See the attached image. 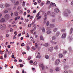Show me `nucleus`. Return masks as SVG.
<instances>
[{
	"label": "nucleus",
	"instance_id": "nucleus-1",
	"mask_svg": "<svg viewBox=\"0 0 73 73\" xmlns=\"http://www.w3.org/2000/svg\"><path fill=\"white\" fill-rule=\"evenodd\" d=\"M70 11L69 10L66 9L65 11H64V15L67 17V16H68V15L69 14H70Z\"/></svg>",
	"mask_w": 73,
	"mask_h": 73
},
{
	"label": "nucleus",
	"instance_id": "nucleus-2",
	"mask_svg": "<svg viewBox=\"0 0 73 73\" xmlns=\"http://www.w3.org/2000/svg\"><path fill=\"white\" fill-rule=\"evenodd\" d=\"M60 60L59 59H57L55 62V65H58L59 63H60Z\"/></svg>",
	"mask_w": 73,
	"mask_h": 73
},
{
	"label": "nucleus",
	"instance_id": "nucleus-3",
	"mask_svg": "<svg viewBox=\"0 0 73 73\" xmlns=\"http://www.w3.org/2000/svg\"><path fill=\"white\" fill-rule=\"evenodd\" d=\"M40 12H39L37 14L36 16V17H38L37 18V20H40V19H41V16H39L40 15Z\"/></svg>",
	"mask_w": 73,
	"mask_h": 73
},
{
	"label": "nucleus",
	"instance_id": "nucleus-4",
	"mask_svg": "<svg viewBox=\"0 0 73 73\" xmlns=\"http://www.w3.org/2000/svg\"><path fill=\"white\" fill-rule=\"evenodd\" d=\"M66 36V33H64L62 34V38H65Z\"/></svg>",
	"mask_w": 73,
	"mask_h": 73
},
{
	"label": "nucleus",
	"instance_id": "nucleus-5",
	"mask_svg": "<svg viewBox=\"0 0 73 73\" xmlns=\"http://www.w3.org/2000/svg\"><path fill=\"white\" fill-rule=\"evenodd\" d=\"M40 67H41L42 68V70H44V68H45V67L44 66V65L43 64H40L39 65Z\"/></svg>",
	"mask_w": 73,
	"mask_h": 73
},
{
	"label": "nucleus",
	"instance_id": "nucleus-6",
	"mask_svg": "<svg viewBox=\"0 0 73 73\" xmlns=\"http://www.w3.org/2000/svg\"><path fill=\"white\" fill-rule=\"evenodd\" d=\"M14 34H15L14 36L13 37V39L14 40V39H16V36H17V33H16V31H15L14 32Z\"/></svg>",
	"mask_w": 73,
	"mask_h": 73
},
{
	"label": "nucleus",
	"instance_id": "nucleus-7",
	"mask_svg": "<svg viewBox=\"0 0 73 73\" xmlns=\"http://www.w3.org/2000/svg\"><path fill=\"white\" fill-rule=\"evenodd\" d=\"M9 15L6 14L5 16V18L7 19H9Z\"/></svg>",
	"mask_w": 73,
	"mask_h": 73
},
{
	"label": "nucleus",
	"instance_id": "nucleus-8",
	"mask_svg": "<svg viewBox=\"0 0 73 73\" xmlns=\"http://www.w3.org/2000/svg\"><path fill=\"white\" fill-rule=\"evenodd\" d=\"M5 19L2 18L0 20V23H4V22H5Z\"/></svg>",
	"mask_w": 73,
	"mask_h": 73
},
{
	"label": "nucleus",
	"instance_id": "nucleus-9",
	"mask_svg": "<svg viewBox=\"0 0 73 73\" xmlns=\"http://www.w3.org/2000/svg\"><path fill=\"white\" fill-rule=\"evenodd\" d=\"M0 7L1 8L3 9V8H4L5 7V5L3 3H1L0 5Z\"/></svg>",
	"mask_w": 73,
	"mask_h": 73
},
{
	"label": "nucleus",
	"instance_id": "nucleus-10",
	"mask_svg": "<svg viewBox=\"0 0 73 73\" xmlns=\"http://www.w3.org/2000/svg\"><path fill=\"white\" fill-rule=\"evenodd\" d=\"M54 11L56 13H58L59 12V9L58 8H56L54 9Z\"/></svg>",
	"mask_w": 73,
	"mask_h": 73
},
{
	"label": "nucleus",
	"instance_id": "nucleus-11",
	"mask_svg": "<svg viewBox=\"0 0 73 73\" xmlns=\"http://www.w3.org/2000/svg\"><path fill=\"white\" fill-rule=\"evenodd\" d=\"M14 15L15 16H17L18 15H19V13L17 11H16L14 13Z\"/></svg>",
	"mask_w": 73,
	"mask_h": 73
},
{
	"label": "nucleus",
	"instance_id": "nucleus-12",
	"mask_svg": "<svg viewBox=\"0 0 73 73\" xmlns=\"http://www.w3.org/2000/svg\"><path fill=\"white\" fill-rule=\"evenodd\" d=\"M50 6H52V7H54V6H55L56 7V4L55 3H51L50 4Z\"/></svg>",
	"mask_w": 73,
	"mask_h": 73
},
{
	"label": "nucleus",
	"instance_id": "nucleus-13",
	"mask_svg": "<svg viewBox=\"0 0 73 73\" xmlns=\"http://www.w3.org/2000/svg\"><path fill=\"white\" fill-rule=\"evenodd\" d=\"M55 13H51L50 16H52V17H54L55 16Z\"/></svg>",
	"mask_w": 73,
	"mask_h": 73
},
{
	"label": "nucleus",
	"instance_id": "nucleus-14",
	"mask_svg": "<svg viewBox=\"0 0 73 73\" xmlns=\"http://www.w3.org/2000/svg\"><path fill=\"white\" fill-rule=\"evenodd\" d=\"M19 4V1H17L14 4L15 5H17Z\"/></svg>",
	"mask_w": 73,
	"mask_h": 73
},
{
	"label": "nucleus",
	"instance_id": "nucleus-15",
	"mask_svg": "<svg viewBox=\"0 0 73 73\" xmlns=\"http://www.w3.org/2000/svg\"><path fill=\"white\" fill-rule=\"evenodd\" d=\"M8 12V11L7 10H3V13H7Z\"/></svg>",
	"mask_w": 73,
	"mask_h": 73
},
{
	"label": "nucleus",
	"instance_id": "nucleus-16",
	"mask_svg": "<svg viewBox=\"0 0 73 73\" xmlns=\"http://www.w3.org/2000/svg\"><path fill=\"white\" fill-rule=\"evenodd\" d=\"M49 25L50 28H53L54 27V24H51Z\"/></svg>",
	"mask_w": 73,
	"mask_h": 73
},
{
	"label": "nucleus",
	"instance_id": "nucleus-17",
	"mask_svg": "<svg viewBox=\"0 0 73 73\" xmlns=\"http://www.w3.org/2000/svg\"><path fill=\"white\" fill-rule=\"evenodd\" d=\"M48 43H45V44H43L42 45L43 46H48Z\"/></svg>",
	"mask_w": 73,
	"mask_h": 73
},
{
	"label": "nucleus",
	"instance_id": "nucleus-18",
	"mask_svg": "<svg viewBox=\"0 0 73 73\" xmlns=\"http://www.w3.org/2000/svg\"><path fill=\"white\" fill-rule=\"evenodd\" d=\"M58 56L60 58H62L63 57V55L61 54H59Z\"/></svg>",
	"mask_w": 73,
	"mask_h": 73
},
{
	"label": "nucleus",
	"instance_id": "nucleus-19",
	"mask_svg": "<svg viewBox=\"0 0 73 73\" xmlns=\"http://www.w3.org/2000/svg\"><path fill=\"white\" fill-rule=\"evenodd\" d=\"M72 32H73V28H71L70 29L69 33L70 34H72Z\"/></svg>",
	"mask_w": 73,
	"mask_h": 73
},
{
	"label": "nucleus",
	"instance_id": "nucleus-20",
	"mask_svg": "<svg viewBox=\"0 0 73 73\" xmlns=\"http://www.w3.org/2000/svg\"><path fill=\"white\" fill-rule=\"evenodd\" d=\"M53 49V47H51L50 48L49 50L50 52H52Z\"/></svg>",
	"mask_w": 73,
	"mask_h": 73
},
{
	"label": "nucleus",
	"instance_id": "nucleus-21",
	"mask_svg": "<svg viewBox=\"0 0 73 73\" xmlns=\"http://www.w3.org/2000/svg\"><path fill=\"white\" fill-rule=\"evenodd\" d=\"M40 38L41 40H42L43 41H44V38H43L42 36H40Z\"/></svg>",
	"mask_w": 73,
	"mask_h": 73
},
{
	"label": "nucleus",
	"instance_id": "nucleus-22",
	"mask_svg": "<svg viewBox=\"0 0 73 73\" xmlns=\"http://www.w3.org/2000/svg\"><path fill=\"white\" fill-rule=\"evenodd\" d=\"M51 33L52 32L50 30H48L47 31V34H50V33Z\"/></svg>",
	"mask_w": 73,
	"mask_h": 73
},
{
	"label": "nucleus",
	"instance_id": "nucleus-23",
	"mask_svg": "<svg viewBox=\"0 0 73 73\" xmlns=\"http://www.w3.org/2000/svg\"><path fill=\"white\" fill-rule=\"evenodd\" d=\"M55 70L56 71L58 72V71L60 70V68L58 67H57L56 68Z\"/></svg>",
	"mask_w": 73,
	"mask_h": 73
},
{
	"label": "nucleus",
	"instance_id": "nucleus-24",
	"mask_svg": "<svg viewBox=\"0 0 73 73\" xmlns=\"http://www.w3.org/2000/svg\"><path fill=\"white\" fill-rule=\"evenodd\" d=\"M10 1L13 3H15L16 2V0H10Z\"/></svg>",
	"mask_w": 73,
	"mask_h": 73
},
{
	"label": "nucleus",
	"instance_id": "nucleus-25",
	"mask_svg": "<svg viewBox=\"0 0 73 73\" xmlns=\"http://www.w3.org/2000/svg\"><path fill=\"white\" fill-rule=\"evenodd\" d=\"M25 22H26V23H28V21H29V19H25Z\"/></svg>",
	"mask_w": 73,
	"mask_h": 73
},
{
	"label": "nucleus",
	"instance_id": "nucleus-26",
	"mask_svg": "<svg viewBox=\"0 0 73 73\" xmlns=\"http://www.w3.org/2000/svg\"><path fill=\"white\" fill-rule=\"evenodd\" d=\"M68 49L69 51H70L71 52H72V51H73V50H72V48H71V47H70L68 48Z\"/></svg>",
	"mask_w": 73,
	"mask_h": 73
},
{
	"label": "nucleus",
	"instance_id": "nucleus-27",
	"mask_svg": "<svg viewBox=\"0 0 73 73\" xmlns=\"http://www.w3.org/2000/svg\"><path fill=\"white\" fill-rule=\"evenodd\" d=\"M47 15H50H50H51V13H50V11H48L47 13Z\"/></svg>",
	"mask_w": 73,
	"mask_h": 73
},
{
	"label": "nucleus",
	"instance_id": "nucleus-28",
	"mask_svg": "<svg viewBox=\"0 0 73 73\" xmlns=\"http://www.w3.org/2000/svg\"><path fill=\"white\" fill-rule=\"evenodd\" d=\"M23 13V11H22V10H20L19 11V14H22V13Z\"/></svg>",
	"mask_w": 73,
	"mask_h": 73
},
{
	"label": "nucleus",
	"instance_id": "nucleus-29",
	"mask_svg": "<svg viewBox=\"0 0 73 73\" xmlns=\"http://www.w3.org/2000/svg\"><path fill=\"white\" fill-rule=\"evenodd\" d=\"M57 28H55L54 29L53 31L54 32H56L57 31Z\"/></svg>",
	"mask_w": 73,
	"mask_h": 73
},
{
	"label": "nucleus",
	"instance_id": "nucleus-30",
	"mask_svg": "<svg viewBox=\"0 0 73 73\" xmlns=\"http://www.w3.org/2000/svg\"><path fill=\"white\" fill-rule=\"evenodd\" d=\"M25 3L24 1H23L22 3V6L23 7H24L25 6Z\"/></svg>",
	"mask_w": 73,
	"mask_h": 73
},
{
	"label": "nucleus",
	"instance_id": "nucleus-31",
	"mask_svg": "<svg viewBox=\"0 0 73 73\" xmlns=\"http://www.w3.org/2000/svg\"><path fill=\"white\" fill-rule=\"evenodd\" d=\"M35 46L36 48H38V44L37 43H35Z\"/></svg>",
	"mask_w": 73,
	"mask_h": 73
},
{
	"label": "nucleus",
	"instance_id": "nucleus-32",
	"mask_svg": "<svg viewBox=\"0 0 73 73\" xmlns=\"http://www.w3.org/2000/svg\"><path fill=\"white\" fill-rule=\"evenodd\" d=\"M45 58H46V59H48L49 56L48 55H46L45 56Z\"/></svg>",
	"mask_w": 73,
	"mask_h": 73
},
{
	"label": "nucleus",
	"instance_id": "nucleus-33",
	"mask_svg": "<svg viewBox=\"0 0 73 73\" xmlns=\"http://www.w3.org/2000/svg\"><path fill=\"white\" fill-rule=\"evenodd\" d=\"M60 34V32H57L56 34V36H58V35Z\"/></svg>",
	"mask_w": 73,
	"mask_h": 73
},
{
	"label": "nucleus",
	"instance_id": "nucleus-34",
	"mask_svg": "<svg viewBox=\"0 0 73 73\" xmlns=\"http://www.w3.org/2000/svg\"><path fill=\"white\" fill-rule=\"evenodd\" d=\"M5 6H6V7H9V5L7 3H6L5 4Z\"/></svg>",
	"mask_w": 73,
	"mask_h": 73
},
{
	"label": "nucleus",
	"instance_id": "nucleus-35",
	"mask_svg": "<svg viewBox=\"0 0 73 73\" xmlns=\"http://www.w3.org/2000/svg\"><path fill=\"white\" fill-rule=\"evenodd\" d=\"M0 29L3 30L4 29L3 28V26L2 25H0Z\"/></svg>",
	"mask_w": 73,
	"mask_h": 73
},
{
	"label": "nucleus",
	"instance_id": "nucleus-36",
	"mask_svg": "<svg viewBox=\"0 0 73 73\" xmlns=\"http://www.w3.org/2000/svg\"><path fill=\"white\" fill-rule=\"evenodd\" d=\"M36 58H41V56L40 55H38L36 56Z\"/></svg>",
	"mask_w": 73,
	"mask_h": 73
},
{
	"label": "nucleus",
	"instance_id": "nucleus-37",
	"mask_svg": "<svg viewBox=\"0 0 73 73\" xmlns=\"http://www.w3.org/2000/svg\"><path fill=\"white\" fill-rule=\"evenodd\" d=\"M56 38L54 36H53L52 37V39L53 40H56Z\"/></svg>",
	"mask_w": 73,
	"mask_h": 73
},
{
	"label": "nucleus",
	"instance_id": "nucleus-38",
	"mask_svg": "<svg viewBox=\"0 0 73 73\" xmlns=\"http://www.w3.org/2000/svg\"><path fill=\"white\" fill-rule=\"evenodd\" d=\"M63 53L64 54H65L67 53V51L64 50L63 51Z\"/></svg>",
	"mask_w": 73,
	"mask_h": 73
},
{
	"label": "nucleus",
	"instance_id": "nucleus-39",
	"mask_svg": "<svg viewBox=\"0 0 73 73\" xmlns=\"http://www.w3.org/2000/svg\"><path fill=\"white\" fill-rule=\"evenodd\" d=\"M37 62H34V65H37Z\"/></svg>",
	"mask_w": 73,
	"mask_h": 73
},
{
	"label": "nucleus",
	"instance_id": "nucleus-40",
	"mask_svg": "<svg viewBox=\"0 0 73 73\" xmlns=\"http://www.w3.org/2000/svg\"><path fill=\"white\" fill-rule=\"evenodd\" d=\"M42 32H45V29L44 28H43L42 29Z\"/></svg>",
	"mask_w": 73,
	"mask_h": 73
},
{
	"label": "nucleus",
	"instance_id": "nucleus-41",
	"mask_svg": "<svg viewBox=\"0 0 73 73\" xmlns=\"http://www.w3.org/2000/svg\"><path fill=\"white\" fill-rule=\"evenodd\" d=\"M49 22L48 21L47 22V23H46V25H47V26H48L49 25Z\"/></svg>",
	"mask_w": 73,
	"mask_h": 73
},
{
	"label": "nucleus",
	"instance_id": "nucleus-42",
	"mask_svg": "<svg viewBox=\"0 0 73 73\" xmlns=\"http://www.w3.org/2000/svg\"><path fill=\"white\" fill-rule=\"evenodd\" d=\"M54 49L56 50H57L58 49V47L57 46H55Z\"/></svg>",
	"mask_w": 73,
	"mask_h": 73
},
{
	"label": "nucleus",
	"instance_id": "nucleus-43",
	"mask_svg": "<svg viewBox=\"0 0 73 73\" xmlns=\"http://www.w3.org/2000/svg\"><path fill=\"white\" fill-rule=\"evenodd\" d=\"M61 31L62 32H64L65 31V29H62L61 30Z\"/></svg>",
	"mask_w": 73,
	"mask_h": 73
},
{
	"label": "nucleus",
	"instance_id": "nucleus-44",
	"mask_svg": "<svg viewBox=\"0 0 73 73\" xmlns=\"http://www.w3.org/2000/svg\"><path fill=\"white\" fill-rule=\"evenodd\" d=\"M50 4V1H47L46 3V4Z\"/></svg>",
	"mask_w": 73,
	"mask_h": 73
},
{
	"label": "nucleus",
	"instance_id": "nucleus-45",
	"mask_svg": "<svg viewBox=\"0 0 73 73\" xmlns=\"http://www.w3.org/2000/svg\"><path fill=\"white\" fill-rule=\"evenodd\" d=\"M21 9V7H20V6H18V8H17V9H18V10H19V9Z\"/></svg>",
	"mask_w": 73,
	"mask_h": 73
},
{
	"label": "nucleus",
	"instance_id": "nucleus-46",
	"mask_svg": "<svg viewBox=\"0 0 73 73\" xmlns=\"http://www.w3.org/2000/svg\"><path fill=\"white\" fill-rule=\"evenodd\" d=\"M26 37H29V35L28 34V33H27V36H26Z\"/></svg>",
	"mask_w": 73,
	"mask_h": 73
},
{
	"label": "nucleus",
	"instance_id": "nucleus-47",
	"mask_svg": "<svg viewBox=\"0 0 73 73\" xmlns=\"http://www.w3.org/2000/svg\"><path fill=\"white\" fill-rule=\"evenodd\" d=\"M20 67H22V68H23V66H24V65H23V64H20Z\"/></svg>",
	"mask_w": 73,
	"mask_h": 73
},
{
	"label": "nucleus",
	"instance_id": "nucleus-48",
	"mask_svg": "<svg viewBox=\"0 0 73 73\" xmlns=\"http://www.w3.org/2000/svg\"><path fill=\"white\" fill-rule=\"evenodd\" d=\"M28 27L29 28H30L31 27V23L29 24L28 25Z\"/></svg>",
	"mask_w": 73,
	"mask_h": 73
},
{
	"label": "nucleus",
	"instance_id": "nucleus-49",
	"mask_svg": "<svg viewBox=\"0 0 73 73\" xmlns=\"http://www.w3.org/2000/svg\"><path fill=\"white\" fill-rule=\"evenodd\" d=\"M44 4L43 3H41L40 4V5L41 6H43L44 5Z\"/></svg>",
	"mask_w": 73,
	"mask_h": 73
},
{
	"label": "nucleus",
	"instance_id": "nucleus-50",
	"mask_svg": "<svg viewBox=\"0 0 73 73\" xmlns=\"http://www.w3.org/2000/svg\"><path fill=\"white\" fill-rule=\"evenodd\" d=\"M27 50H29L30 48L29 47V46H27Z\"/></svg>",
	"mask_w": 73,
	"mask_h": 73
},
{
	"label": "nucleus",
	"instance_id": "nucleus-51",
	"mask_svg": "<svg viewBox=\"0 0 73 73\" xmlns=\"http://www.w3.org/2000/svg\"><path fill=\"white\" fill-rule=\"evenodd\" d=\"M0 53L1 54H3V52L2 51H0Z\"/></svg>",
	"mask_w": 73,
	"mask_h": 73
},
{
	"label": "nucleus",
	"instance_id": "nucleus-52",
	"mask_svg": "<svg viewBox=\"0 0 73 73\" xmlns=\"http://www.w3.org/2000/svg\"><path fill=\"white\" fill-rule=\"evenodd\" d=\"M32 49L33 50H36V48L35 47H33Z\"/></svg>",
	"mask_w": 73,
	"mask_h": 73
},
{
	"label": "nucleus",
	"instance_id": "nucleus-53",
	"mask_svg": "<svg viewBox=\"0 0 73 73\" xmlns=\"http://www.w3.org/2000/svg\"><path fill=\"white\" fill-rule=\"evenodd\" d=\"M57 44V42H53L52 44Z\"/></svg>",
	"mask_w": 73,
	"mask_h": 73
},
{
	"label": "nucleus",
	"instance_id": "nucleus-54",
	"mask_svg": "<svg viewBox=\"0 0 73 73\" xmlns=\"http://www.w3.org/2000/svg\"><path fill=\"white\" fill-rule=\"evenodd\" d=\"M26 14H27V13L26 12H24L23 15L24 16H25L26 15Z\"/></svg>",
	"mask_w": 73,
	"mask_h": 73
},
{
	"label": "nucleus",
	"instance_id": "nucleus-55",
	"mask_svg": "<svg viewBox=\"0 0 73 73\" xmlns=\"http://www.w3.org/2000/svg\"><path fill=\"white\" fill-rule=\"evenodd\" d=\"M25 45V44H24V43H23L21 44V46H24Z\"/></svg>",
	"mask_w": 73,
	"mask_h": 73
},
{
	"label": "nucleus",
	"instance_id": "nucleus-56",
	"mask_svg": "<svg viewBox=\"0 0 73 73\" xmlns=\"http://www.w3.org/2000/svg\"><path fill=\"white\" fill-rule=\"evenodd\" d=\"M2 28H3V29H5L6 28V26L5 25V27H3Z\"/></svg>",
	"mask_w": 73,
	"mask_h": 73
},
{
	"label": "nucleus",
	"instance_id": "nucleus-57",
	"mask_svg": "<svg viewBox=\"0 0 73 73\" xmlns=\"http://www.w3.org/2000/svg\"><path fill=\"white\" fill-rule=\"evenodd\" d=\"M36 10H34L33 11V13H36Z\"/></svg>",
	"mask_w": 73,
	"mask_h": 73
},
{
	"label": "nucleus",
	"instance_id": "nucleus-58",
	"mask_svg": "<svg viewBox=\"0 0 73 73\" xmlns=\"http://www.w3.org/2000/svg\"><path fill=\"white\" fill-rule=\"evenodd\" d=\"M4 57L5 58H7V54H5L4 55Z\"/></svg>",
	"mask_w": 73,
	"mask_h": 73
},
{
	"label": "nucleus",
	"instance_id": "nucleus-59",
	"mask_svg": "<svg viewBox=\"0 0 73 73\" xmlns=\"http://www.w3.org/2000/svg\"><path fill=\"white\" fill-rule=\"evenodd\" d=\"M37 1L39 3H41V0H38Z\"/></svg>",
	"mask_w": 73,
	"mask_h": 73
},
{
	"label": "nucleus",
	"instance_id": "nucleus-60",
	"mask_svg": "<svg viewBox=\"0 0 73 73\" xmlns=\"http://www.w3.org/2000/svg\"><path fill=\"white\" fill-rule=\"evenodd\" d=\"M31 58V56H29L28 58V60H30Z\"/></svg>",
	"mask_w": 73,
	"mask_h": 73
},
{
	"label": "nucleus",
	"instance_id": "nucleus-61",
	"mask_svg": "<svg viewBox=\"0 0 73 73\" xmlns=\"http://www.w3.org/2000/svg\"><path fill=\"white\" fill-rule=\"evenodd\" d=\"M30 31L31 32V33H33V31H33V30H30Z\"/></svg>",
	"mask_w": 73,
	"mask_h": 73
},
{
	"label": "nucleus",
	"instance_id": "nucleus-62",
	"mask_svg": "<svg viewBox=\"0 0 73 73\" xmlns=\"http://www.w3.org/2000/svg\"><path fill=\"white\" fill-rule=\"evenodd\" d=\"M71 5H73V1H72L71 3Z\"/></svg>",
	"mask_w": 73,
	"mask_h": 73
},
{
	"label": "nucleus",
	"instance_id": "nucleus-63",
	"mask_svg": "<svg viewBox=\"0 0 73 73\" xmlns=\"http://www.w3.org/2000/svg\"><path fill=\"white\" fill-rule=\"evenodd\" d=\"M64 73H68V71H65L64 72Z\"/></svg>",
	"mask_w": 73,
	"mask_h": 73
},
{
	"label": "nucleus",
	"instance_id": "nucleus-64",
	"mask_svg": "<svg viewBox=\"0 0 73 73\" xmlns=\"http://www.w3.org/2000/svg\"><path fill=\"white\" fill-rule=\"evenodd\" d=\"M10 32H12L13 31V29H10Z\"/></svg>",
	"mask_w": 73,
	"mask_h": 73
}]
</instances>
